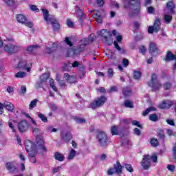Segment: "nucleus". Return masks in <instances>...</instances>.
<instances>
[{"label":"nucleus","instance_id":"nucleus-1","mask_svg":"<svg viewBox=\"0 0 176 176\" xmlns=\"http://www.w3.org/2000/svg\"><path fill=\"white\" fill-rule=\"evenodd\" d=\"M129 8L130 17H137L141 13V1L124 0V9Z\"/></svg>","mask_w":176,"mask_h":176},{"label":"nucleus","instance_id":"nucleus-2","mask_svg":"<svg viewBox=\"0 0 176 176\" xmlns=\"http://www.w3.org/2000/svg\"><path fill=\"white\" fill-rule=\"evenodd\" d=\"M99 146L102 148H107L108 144H109V139H108V135L104 132H99L96 137Z\"/></svg>","mask_w":176,"mask_h":176},{"label":"nucleus","instance_id":"nucleus-3","mask_svg":"<svg viewBox=\"0 0 176 176\" xmlns=\"http://www.w3.org/2000/svg\"><path fill=\"white\" fill-rule=\"evenodd\" d=\"M107 102V97L100 96L96 100H94L93 102L90 103L88 108H91V109H96V108H100L102 107Z\"/></svg>","mask_w":176,"mask_h":176},{"label":"nucleus","instance_id":"nucleus-4","mask_svg":"<svg viewBox=\"0 0 176 176\" xmlns=\"http://www.w3.org/2000/svg\"><path fill=\"white\" fill-rule=\"evenodd\" d=\"M157 79V75L153 74L151 75V80L148 82L149 87H152L151 91H157L160 87H162V84L160 82H156Z\"/></svg>","mask_w":176,"mask_h":176},{"label":"nucleus","instance_id":"nucleus-5","mask_svg":"<svg viewBox=\"0 0 176 176\" xmlns=\"http://www.w3.org/2000/svg\"><path fill=\"white\" fill-rule=\"evenodd\" d=\"M4 50L8 54H16L20 52V47L17 45H13L12 43H7L4 46Z\"/></svg>","mask_w":176,"mask_h":176},{"label":"nucleus","instance_id":"nucleus-6","mask_svg":"<svg viewBox=\"0 0 176 176\" xmlns=\"http://www.w3.org/2000/svg\"><path fill=\"white\" fill-rule=\"evenodd\" d=\"M123 167L122 166V164L119 161L116 162V164L113 165V168H109L107 170V175H113V174H122L123 173V170H122Z\"/></svg>","mask_w":176,"mask_h":176},{"label":"nucleus","instance_id":"nucleus-7","mask_svg":"<svg viewBox=\"0 0 176 176\" xmlns=\"http://www.w3.org/2000/svg\"><path fill=\"white\" fill-rule=\"evenodd\" d=\"M15 68L16 69H20L21 71L27 70V72H30L31 71V67L28 66L27 60L23 58L19 59V63L15 65Z\"/></svg>","mask_w":176,"mask_h":176},{"label":"nucleus","instance_id":"nucleus-8","mask_svg":"<svg viewBox=\"0 0 176 176\" xmlns=\"http://www.w3.org/2000/svg\"><path fill=\"white\" fill-rule=\"evenodd\" d=\"M43 144H45L43 137H42V135H37L36 136V144L34 145H36L37 149H41L43 152L46 153L47 152V148H46V146H45Z\"/></svg>","mask_w":176,"mask_h":176},{"label":"nucleus","instance_id":"nucleus-9","mask_svg":"<svg viewBox=\"0 0 176 176\" xmlns=\"http://www.w3.org/2000/svg\"><path fill=\"white\" fill-rule=\"evenodd\" d=\"M100 35L102 38H104V41L107 45H108L109 46H111V45H112L113 43L112 39L109 38V36H112V34H111V33L108 31V30H104V29L102 30L100 32Z\"/></svg>","mask_w":176,"mask_h":176},{"label":"nucleus","instance_id":"nucleus-10","mask_svg":"<svg viewBox=\"0 0 176 176\" xmlns=\"http://www.w3.org/2000/svg\"><path fill=\"white\" fill-rule=\"evenodd\" d=\"M3 108H6L10 112H13L14 104L9 102H6L4 103L0 102V115L3 114Z\"/></svg>","mask_w":176,"mask_h":176},{"label":"nucleus","instance_id":"nucleus-11","mask_svg":"<svg viewBox=\"0 0 176 176\" xmlns=\"http://www.w3.org/2000/svg\"><path fill=\"white\" fill-rule=\"evenodd\" d=\"M85 47H86L85 46V45L80 43L78 47H73L70 50H69L67 53V56L69 57V53H71V52H72L73 54H80V53H82V52H83V50H85Z\"/></svg>","mask_w":176,"mask_h":176},{"label":"nucleus","instance_id":"nucleus-12","mask_svg":"<svg viewBox=\"0 0 176 176\" xmlns=\"http://www.w3.org/2000/svg\"><path fill=\"white\" fill-rule=\"evenodd\" d=\"M140 164L143 167V170H149L151 168V156L144 155Z\"/></svg>","mask_w":176,"mask_h":176},{"label":"nucleus","instance_id":"nucleus-13","mask_svg":"<svg viewBox=\"0 0 176 176\" xmlns=\"http://www.w3.org/2000/svg\"><path fill=\"white\" fill-rule=\"evenodd\" d=\"M29 127L30 124H28V122L25 120L21 121L18 124V129L20 133H25Z\"/></svg>","mask_w":176,"mask_h":176},{"label":"nucleus","instance_id":"nucleus-14","mask_svg":"<svg viewBox=\"0 0 176 176\" xmlns=\"http://www.w3.org/2000/svg\"><path fill=\"white\" fill-rule=\"evenodd\" d=\"M148 52L153 57L157 56V54H159V48H157V45L155 43H151L149 45Z\"/></svg>","mask_w":176,"mask_h":176},{"label":"nucleus","instance_id":"nucleus-15","mask_svg":"<svg viewBox=\"0 0 176 176\" xmlns=\"http://www.w3.org/2000/svg\"><path fill=\"white\" fill-rule=\"evenodd\" d=\"M25 148L26 152H30V151H38L36 145L34 144L32 142L28 140L25 141Z\"/></svg>","mask_w":176,"mask_h":176},{"label":"nucleus","instance_id":"nucleus-16","mask_svg":"<svg viewBox=\"0 0 176 176\" xmlns=\"http://www.w3.org/2000/svg\"><path fill=\"white\" fill-rule=\"evenodd\" d=\"M6 168L10 174H17L19 169L12 162H7L6 164Z\"/></svg>","mask_w":176,"mask_h":176},{"label":"nucleus","instance_id":"nucleus-17","mask_svg":"<svg viewBox=\"0 0 176 176\" xmlns=\"http://www.w3.org/2000/svg\"><path fill=\"white\" fill-rule=\"evenodd\" d=\"M174 105V102L171 100H164L162 104L159 105L160 109H169Z\"/></svg>","mask_w":176,"mask_h":176},{"label":"nucleus","instance_id":"nucleus-18","mask_svg":"<svg viewBox=\"0 0 176 176\" xmlns=\"http://www.w3.org/2000/svg\"><path fill=\"white\" fill-rule=\"evenodd\" d=\"M166 9L168 10L169 13L170 14H175V3H174V1H169L166 3Z\"/></svg>","mask_w":176,"mask_h":176},{"label":"nucleus","instance_id":"nucleus-19","mask_svg":"<svg viewBox=\"0 0 176 176\" xmlns=\"http://www.w3.org/2000/svg\"><path fill=\"white\" fill-rule=\"evenodd\" d=\"M49 23H51L52 25V28L54 31H59L60 30V23H58V21L56 19V18L53 17L49 20Z\"/></svg>","mask_w":176,"mask_h":176},{"label":"nucleus","instance_id":"nucleus-20","mask_svg":"<svg viewBox=\"0 0 176 176\" xmlns=\"http://www.w3.org/2000/svg\"><path fill=\"white\" fill-rule=\"evenodd\" d=\"M60 138L64 141L65 142H69L71 140H72V135L67 132L61 131L60 132Z\"/></svg>","mask_w":176,"mask_h":176},{"label":"nucleus","instance_id":"nucleus-21","mask_svg":"<svg viewBox=\"0 0 176 176\" xmlns=\"http://www.w3.org/2000/svg\"><path fill=\"white\" fill-rule=\"evenodd\" d=\"M40 48L41 46L38 45H32L27 47L26 52H28L30 54H35V53H36V50Z\"/></svg>","mask_w":176,"mask_h":176},{"label":"nucleus","instance_id":"nucleus-22","mask_svg":"<svg viewBox=\"0 0 176 176\" xmlns=\"http://www.w3.org/2000/svg\"><path fill=\"white\" fill-rule=\"evenodd\" d=\"M63 78L71 85H72V83H76V77L74 76H69L68 73H65L63 76Z\"/></svg>","mask_w":176,"mask_h":176},{"label":"nucleus","instance_id":"nucleus-23","mask_svg":"<svg viewBox=\"0 0 176 176\" xmlns=\"http://www.w3.org/2000/svg\"><path fill=\"white\" fill-rule=\"evenodd\" d=\"M174 60H176L175 55L170 52V51H168L166 55L165 61H174Z\"/></svg>","mask_w":176,"mask_h":176},{"label":"nucleus","instance_id":"nucleus-24","mask_svg":"<svg viewBox=\"0 0 176 176\" xmlns=\"http://www.w3.org/2000/svg\"><path fill=\"white\" fill-rule=\"evenodd\" d=\"M42 12L43 14L44 20H45L47 23H49L50 19L54 17L49 14V11L47 9H42Z\"/></svg>","mask_w":176,"mask_h":176},{"label":"nucleus","instance_id":"nucleus-25","mask_svg":"<svg viewBox=\"0 0 176 176\" xmlns=\"http://www.w3.org/2000/svg\"><path fill=\"white\" fill-rule=\"evenodd\" d=\"M162 25L160 22V19L157 18L154 22L153 26L155 28V32H159L160 31V25Z\"/></svg>","mask_w":176,"mask_h":176},{"label":"nucleus","instance_id":"nucleus-26","mask_svg":"<svg viewBox=\"0 0 176 176\" xmlns=\"http://www.w3.org/2000/svg\"><path fill=\"white\" fill-rule=\"evenodd\" d=\"M122 94L124 97H129L133 94V91L130 87H126L122 89Z\"/></svg>","mask_w":176,"mask_h":176},{"label":"nucleus","instance_id":"nucleus-27","mask_svg":"<svg viewBox=\"0 0 176 176\" xmlns=\"http://www.w3.org/2000/svg\"><path fill=\"white\" fill-rule=\"evenodd\" d=\"M56 48H57V45L56 43H53L52 47H45V53L47 54H52L54 50H56Z\"/></svg>","mask_w":176,"mask_h":176},{"label":"nucleus","instance_id":"nucleus-28","mask_svg":"<svg viewBox=\"0 0 176 176\" xmlns=\"http://www.w3.org/2000/svg\"><path fill=\"white\" fill-rule=\"evenodd\" d=\"M75 12H76L77 17H82V16H85V12H83V10H82V8H80L78 6H76Z\"/></svg>","mask_w":176,"mask_h":176},{"label":"nucleus","instance_id":"nucleus-29","mask_svg":"<svg viewBox=\"0 0 176 176\" xmlns=\"http://www.w3.org/2000/svg\"><path fill=\"white\" fill-rule=\"evenodd\" d=\"M16 20L18 23H21V24H24L25 21H27V18H25L24 15L19 14L16 16Z\"/></svg>","mask_w":176,"mask_h":176},{"label":"nucleus","instance_id":"nucleus-30","mask_svg":"<svg viewBox=\"0 0 176 176\" xmlns=\"http://www.w3.org/2000/svg\"><path fill=\"white\" fill-rule=\"evenodd\" d=\"M54 159L58 160V162H64V155L58 152H56L54 155Z\"/></svg>","mask_w":176,"mask_h":176},{"label":"nucleus","instance_id":"nucleus-31","mask_svg":"<svg viewBox=\"0 0 176 176\" xmlns=\"http://www.w3.org/2000/svg\"><path fill=\"white\" fill-rule=\"evenodd\" d=\"M157 111L156 108L154 107H149L144 111L142 112V116H146L149 113V112Z\"/></svg>","mask_w":176,"mask_h":176},{"label":"nucleus","instance_id":"nucleus-32","mask_svg":"<svg viewBox=\"0 0 176 176\" xmlns=\"http://www.w3.org/2000/svg\"><path fill=\"white\" fill-rule=\"evenodd\" d=\"M113 45H114L116 49H117V50H118V52H120L122 54H126V50L122 49V47H120L119 46L118 41H114Z\"/></svg>","mask_w":176,"mask_h":176},{"label":"nucleus","instance_id":"nucleus-33","mask_svg":"<svg viewBox=\"0 0 176 176\" xmlns=\"http://www.w3.org/2000/svg\"><path fill=\"white\" fill-rule=\"evenodd\" d=\"M111 133L112 134V135H119V129L118 126H113L111 128Z\"/></svg>","mask_w":176,"mask_h":176},{"label":"nucleus","instance_id":"nucleus-34","mask_svg":"<svg viewBox=\"0 0 176 176\" xmlns=\"http://www.w3.org/2000/svg\"><path fill=\"white\" fill-rule=\"evenodd\" d=\"M164 20L166 24H170L171 21H173V16L169 14H165L164 16Z\"/></svg>","mask_w":176,"mask_h":176},{"label":"nucleus","instance_id":"nucleus-35","mask_svg":"<svg viewBox=\"0 0 176 176\" xmlns=\"http://www.w3.org/2000/svg\"><path fill=\"white\" fill-rule=\"evenodd\" d=\"M124 105L126 108H134V103L133 102V101L129 100H126L124 101Z\"/></svg>","mask_w":176,"mask_h":176},{"label":"nucleus","instance_id":"nucleus-36","mask_svg":"<svg viewBox=\"0 0 176 176\" xmlns=\"http://www.w3.org/2000/svg\"><path fill=\"white\" fill-rule=\"evenodd\" d=\"M123 167L126 168L129 173H133L134 171V169H133V166L130 164H123Z\"/></svg>","mask_w":176,"mask_h":176},{"label":"nucleus","instance_id":"nucleus-37","mask_svg":"<svg viewBox=\"0 0 176 176\" xmlns=\"http://www.w3.org/2000/svg\"><path fill=\"white\" fill-rule=\"evenodd\" d=\"M157 134L160 140L164 141V138H166V135H164V131H163V129H159Z\"/></svg>","mask_w":176,"mask_h":176},{"label":"nucleus","instance_id":"nucleus-38","mask_svg":"<svg viewBox=\"0 0 176 176\" xmlns=\"http://www.w3.org/2000/svg\"><path fill=\"white\" fill-rule=\"evenodd\" d=\"M148 118L151 122H157V120H159V117H157V114L156 113L150 115Z\"/></svg>","mask_w":176,"mask_h":176},{"label":"nucleus","instance_id":"nucleus-39","mask_svg":"<svg viewBox=\"0 0 176 176\" xmlns=\"http://www.w3.org/2000/svg\"><path fill=\"white\" fill-rule=\"evenodd\" d=\"M74 120L76 123H78L80 124H83V123H86V120L80 117L74 118Z\"/></svg>","mask_w":176,"mask_h":176},{"label":"nucleus","instance_id":"nucleus-40","mask_svg":"<svg viewBox=\"0 0 176 176\" xmlns=\"http://www.w3.org/2000/svg\"><path fill=\"white\" fill-rule=\"evenodd\" d=\"M38 118L42 120L44 123H47V117L43 115L42 113H39L38 115Z\"/></svg>","mask_w":176,"mask_h":176},{"label":"nucleus","instance_id":"nucleus-41","mask_svg":"<svg viewBox=\"0 0 176 176\" xmlns=\"http://www.w3.org/2000/svg\"><path fill=\"white\" fill-rule=\"evenodd\" d=\"M76 155V151L72 149L69 154L68 159L69 160H72V159H74V157H75Z\"/></svg>","mask_w":176,"mask_h":176},{"label":"nucleus","instance_id":"nucleus-42","mask_svg":"<svg viewBox=\"0 0 176 176\" xmlns=\"http://www.w3.org/2000/svg\"><path fill=\"white\" fill-rule=\"evenodd\" d=\"M27 76V73L23 72H19L15 74V78H25Z\"/></svg>","mask_w":176,"mask_h":176},{"label":"nucleus","instance_id":"nucleus-43","mask_svg":"<svg viewBox=\"0 0 176 176\" xmlns=\"http://www.w3.org/2000/svg\"><path fill=\"white\" fill-rule=\"evenodd\" d=\"M80 43L86 47L87 45H90V40L89 38H84L80 41Z\"/></svg>","mask_w":176,"mask_h":176},{"label":"nucleus","instance_id":"nucleus-44","mask_svg":"<svg viewBox=\"0 0 176 176\" xmlns=\"http://www.w3.org/2000/svg\"><path fill=\"white\" fill-rule=\"evenodd\" d=\"M36 104H38V99H34L32 101H31L29 105L30 109H32L33 108H34Z\"/></svg>","mask_w":176,"mask_h":176},{"label":"nucleus","instance_id":"nucleus-45","mask_svg":"<svg viewBox=\"0 0 176 176\" xmlns=\"http://www.w3.org/2000/svg\"><path fill=\"white\" fill-rule=\"evenodd\" d=\"M140 78H141V72H140L134 71L133 72V79L138 80Z\"/></svg>","mask_w":176,"mask_h":176},{"label":"nucleus","instance_id":"nucleus-46","mask_svg":"<svg viewBox=\"0 0 176 176\" xmlns=\"http://www.w3.org/2000/svg\"><path fill=\"white\" fill-rule=\"evenodd\" d=\"M28 153L29 157H34L36 156V150H30Z\"/></svg>","mask_w":176,"mask_h":176},{"label":"nucleus","instance_id":"nucleus-47","mask_svg":"<svg viewBox=\"0 0 176 176\" xmlns=\"http://www.w3.org/2000/svg\"><path fill=\"white\" fill-rule=\"evenodd\" d=\"M63 72H69L71 71V67L67 64H65L62 68Z\"/></svg>","mask_w":176,"mask_h":176},{"label":"nucleus","instance_id":"nucleus-48","mask_svg":"<svg viewBox=\"0 0 176 176\" xmlns=\"http://www.w3.org/2000/svg\"><path fill=\"white\" fill-rule=\"evenodd\" d=\"M151 144L152 146L156 147L157 145H159V142L157 140V139H151Z\"/></svg>","mask_w":176,"mask_h":176},{"label":"nucleus","instance_id":"nucleus-49","mask_svg":"<svg viewBox=\"0 0 176 176\" xmlns=\"http://www.w3.org/2000/svg\"><path fill=\"white\" fill-rule=\"evenodd\" d=\"M50 86L54 90V91L57 92V87L54 85V80H52L50 82Z\"/></svg>","mask_w":176,"mask_h":176},{"label":"nucleus","instance_id":"nucleus-50","mask_svg":"<svg viewBox=\"0 0 176 176\" xmlns=\"http://www.w3.org/2000/svg\"><path fill=\"white\" fill-rule=\"evenodd\" d=\"M132 125L133 126H137V127H139V129H142V125L140 124V122L137 120H133L132 121Z\"/></svg>","mask_w":176,"mask_h":176},{"label":"nucleus","instance_id":"nucleus-51","mask_svg":"<svg viewBox=\"0 0 176 176\" xmlns=\"http://www.w3.org/2000/svg\"><path fill=\"white\" fill-rule=\"evenodd\" d=\"M140 52L145 56V53H146V48H145V46L142 45L139 47Z\"/></svg>","mask_w":176,"mask_h":176},{"label":"nucleus","instance_id":"nucleus-52","mask_svg":"<svg viewBox=\"0 0 176 176\" xmlns=\"http://www.w3.org/2000/svg\"><path fill=\"white\" fill-rule=\"evenodd\" d=\"M146 10L148 14H152V13L155 12V8L153 6L147 7Z\"/></svg>","mask_w":176,"mask_h":176},{"label":"nucleus","instance_id":"nucleus-53","mask_svg":"<svg viewBox=\"0 0 176 176\" xmlns=\"http://www.w3.org/2000/svg\"><path fill=\"white\" fill-rule=\"evenodd\" d=\"M4 2L8 6H13L14 5V0H4Z\"/></svg>","mask_w":176,"mask_h":176},{"label":"nucleus","instance_id":"nucleus-54","mask_svg":"<svg viewBox=\"0 0 176 176\" xmlns=\"http://www.w3.org/2000/svg\"><path fill=\"white\" fill-rule=\"evenodd\" d=\"M164 89L165 90H170L171 89V83L167 82L164 84Z\"/></svg>","mask_w":176,"mask_h":176},{"label":"nucleus","instance_id":"nucleus-55","mask_svg":"<svg viewBox=\"0 0 176 176\" xmlns=\"http://www.w3.org/2000/svg\"><path fill=\"white\" fill-rule=\"evenodd\" d=\"M133 133L135 135H138V137H140V135H141V130H140V129L138 128H135L133 129Z\"/></svg>","mask_w":176,"mask_h":176},{"label":"nucleus","instance_id":"nucleus-56","mask_svg":"<svg viewBox=\"0 0 176 176\" xmlns=\"http://www.w3.org/2000/svg\"><path fill=\"white\" fill-rule=\"evenodd\" d=\"M109 78H113V69L109 68L107 71Z\"/></svg>","mask_w":176,"mask_h":176},{"label":"nucleus","instance_id":"nucleus-57","mask_svg":"<svg viewBox=\"0 0 176 176\" xmlns=\"http://www.w3.org/2000/svg\"><path fill=\"white\" fill-rule=\"evenodd\" d=\"M30 8L32 12H39V8H38L35 5H30Z\"/></svg>","mask_w":176,"mask_h":176},{"label":"nucleus","instance_id":"nucleus-58","mask_svg":"<svg viewBox=\"0 0 176 176\" xmlns=\"http://www.w3.org/2000/svg\"><path fill=\"white\" fill-rule=\"evenodd\" d=\"M45 82L40 80L37 84L35 85L36 89H41V87H42V85Z\"/></svg>","mask_w":176,"mask_h":176},{"label":"nucleus","instance_id":"nucleus-59","mask_svg":"<svg viewBox=\"0 0 176 176\" xmlns=\"http://www.w3.org/2000/svg\"><path fill=\"white\" fill-rule=\"evenodd\" d=\"M166 123L169 124L170 126H175V122H174L173 120L171 119H166Z\"/></svg>","mask_w":176,"mask_h":176},{"label":"nucleus","instance_id":"nucleus-60","mask_svg":"<svg viewBox=\"0 0 176 176\" xmlns=\"http://www.w3.org/2000/svg\"><path fill=\"white\" fill-rule=\"evenodd\" d=\"M47 79H49V76H47L46 74H43L40 78V80H43V82H46Z\"/></svg>","mask_w":176,"mask_h":176},{"label":"nucleus","instance_id":"nucleus-61","mask_svg":"<svg viewBox=\"0 0 176 176\" xmlns=\"http://www.w3.org/2000/svg\"><path fill=\"white\" fill-rule=\"evenodd\" d=\"M129 63H130L129 62L127 58H124L122 60V64H123L124 67H129Z\"/></svg>","mask_w":176,"mask_h":176},{"label":"nucleus","instance_id":"nucleus-62","mask_svg":"<svg viewBox=\"0 0 176 176\" xmlns=\"http://www.w3.org/2000/svg\"><path fill=\"white\" fill-rule=\"evenodd\" d=\"M167 168L168 170H169V171L173 172L174 171V170H175V166L169 164L168 165Z\"/></svg>","mask_w":176,"mask_h":176},{"label":"nucleus","instance_id":"nucleus-63","mask_svg":"<svg viewBox=\"0 0 176 176\" xmlns=\"http://www.w3.org/2000/svg\"><path fill=\"white\" fill-rule=\"evenodd\" d=\"M50 108H51L52 111H57V105L56 104H50Z\"/></svg>","mask_w":176,"mask_h":176},{"label":"nucleus","instance_id":"nucleus-64","mask_svg":"<svg viewBox=\"0 0 176 176\" xmlns=\"http://www.w3.org/2000/svg\"><path fill=\"white\" fill-rule=\"evenodd\" d=\"M173 160L175 163H176V146L173 147Z\"/></svg>","mask_w":176,"mask_h":176}]
</instances>
